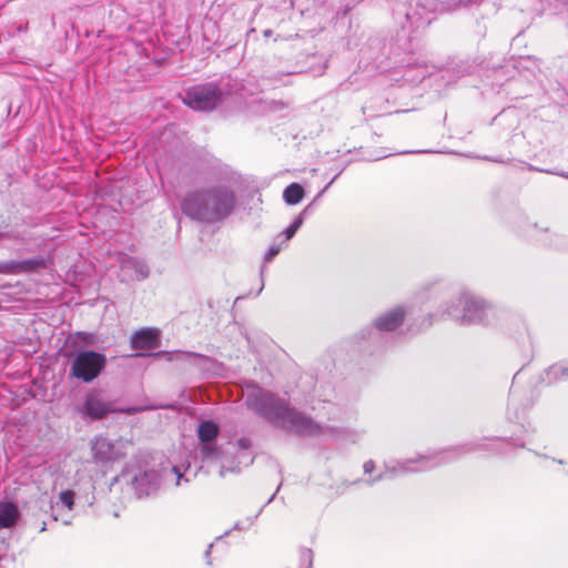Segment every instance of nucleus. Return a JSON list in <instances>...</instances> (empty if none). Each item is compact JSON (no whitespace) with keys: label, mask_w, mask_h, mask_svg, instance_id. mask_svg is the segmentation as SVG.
Segmentation results:
<instances>
[{"label":"nucleus","mask_w":568,"mask_h":568,"mask_svg":"<svg viewBox=\"0 0 568 568\" xmlns=\"http://www.w3.org/2000/svg\"><path fill=\"white\" fill-rule=\"evenodd\" d=\"M247 407L273 425L303 436L324 435V428L303 413L290 407L286 399L254 386L246 395Z\"/></svg>","instance_id":"obj_1"},{"label":"nucleus","mask_w":568,"mask_h":568,"mask_svg":"<svg viewBox=\"0 0 568 568\" xmlns=\"http://www.w3.org/2000/svg\"><path fill=\"white\" fill-rule=\"evenodd\" d=\"M235 203L234 191L221 184L189 192L181 202V210L192 220L215 223L227 217L233 212Z\"/></svg>","instance_id":"obj_2"},{"label":"nucleus","mask_w":568,"mask_h":568,"mask_svg":"<svg viewBox=\"0 0 568 568\" xmlns=\"http://www.w3.org/2000/svg\"><path fill=\"white\" fill-rule=\"evenodd\" d=\"M221 100V91L215 84L195 85L185 92L183 102L197 111H211Z\"/></svg>","instance_id":"obj_7"},{"label":"nucleus","mask_w":568,"mask_h":568,"mask_svg":"<svg viewBox=\"0 0 568 568\" xmlns=\"http://www.w3.org/2000/svg\"><path fill=\"white\" fill-rule=\"evenodd\" d=\"M449 459L450 450H446L429 456H419L416 459L398 462L396 466H386L385 470L381 473L379 476L373 481L389 479L399 474L428 470L445 462H448Z\"/></svg>","instance_id":"obj_5"},{"label":"nucleus","mask_w":568,"mask_h":568,"mask_svg":"<svg viewBox=\"0 0 568 568\" xmlns=\"http://www.w3.org/2000/svg\"><path fill=\"white\" fill-rule=\"evenodd\" d=\"M105 364L104 354L94 351H81L72 361L70 374L83 383H90L101 374Z\"/></svg>","instance_id":"obj_6"},{"label":"nucleus","mask_w":568,"mask_h":568,"mask_svg":"<svg viewBox=\"0 0 568 568\" xmlns=\"http://www.w3.org/2000/svg\"><path fill=\"white\" fill-rule=\"evenodd\" d=\"M212 545L209 546L207 550L205 551V557L209 558L211 554Z\"/></svg>","instance_id":"obj_27"},{"label":"nucleus","mask_w":568,"mask_h":568,"mask_svg":"<svg viewBox=\"0 0 568 568\" xmlns=\"http://www.w3.org/2000/svg\"><path fill=\"white\" fill-rule=\"evenodd\" d=\"M59 500L69 510H71L73 508V505H74V493L72 490H62L59 494Z\"/></svg>","instance_id":"obj_17"},{"label":"nucleus","mask_w":568,"mask_h":568,"mask_svg":"<svg viewBox=\"0 0 568 568\" xmlns=\"http://www.w3.org/2000/svg\"><path fill=\"white\" fill-rule=\"evenodd\" d=\"M363 468H364V473H366V474L372 473L375 468V464H374V462L368 460L364 464Z\"/></svg>","instance_id":"obj_21"},{"label":"nucleus","mask_w":568,"mask_h":568,"mask_svg":"<svg viewBox=\"0 0 568 568\" xmlns=\"http://www.w3.org/2000/svg\"><path fill=\"white\" fill-rule=\"evenodd\" d=\"M491 310L484 303V301L464 293L458 298V305H452L446 310V313L456 322L462 324L483 323Z\"/></svg>","instance_id":"obj_4"},{"label":"nucleus","mask_w":568,"mask_h":568,"mask_svg":"<svg viewBox=\"0 0 568 568\" xmlns=\"http://www.w3.org/2000/svg\"><path fill=\"white\" fill-rule=\"evenodd\" d=\"M311 556H312V552H311V551H308V557L311 558Z\"/></svg>","instance_id":"obj_31"},{"label":"nucleus","mask_w":568,"mask_h":568,"mask_svg":"<svg viewBox=\"0 0 568 568\" xmlns=\"http://www.w3.org/2000/svg\"><path fill=\"white\" fill-rule=\"evenodd\" d=\"M173 470H174V473H175V474H176V476H178L176 485H180V480H181V478L183 477V475L179 471L178 467H173Z\"/></svg>","instance_id":"obj_25"},{"label":"nucleus","mask_w":568,"mask_h":568,"mask_svg":"<svg viewBox=\"0 0 568 568\" xmlns=\"http://www.w3.org/2000/svg\"><path fill=\"white\" fill-rule=\"evenodd\" d=\"M296 232H294L293 229H291V226H287L284 232H283V235L285 236V241H290L294 235H295Z\"/></svg>","instance_id":"obj_20"},{"label":"nucleus","mask_w":568,"mask_h":568,"mask_svg":"<svg viewBox=\"0 0 568 568\" xmlns=\"http://www.w3.org/2000/svg\"><path fill=\"white\" fill-rule=\"evenodd\" d=\"M162 354L166 355L169 361L173 359V354L172 353L159 352V353L153 354V356H159V355H162Z\"/></svg>","instance_id":"obj_23"},{"label":"nucleus","mask_w":568,"mask_h":568,"mask_svg":"<svg viewBox=\"0 0 568 568\" xmlns=\"http://www.w3.org/2000/svg\"><path fill=\"white\" fill-rule=\"evenodd\" d=\"M304 196V190L298 183H292L285 187L283 199L288 205L298 204Z\"/></svg>","instance_id":"obj_15"},{"label":"nucleus","mask_w":568,"mask_h":568,"mask_svg":"<svg viewBox=\"0 0 568 568\" xmlns=\"http://www.w3.org/2000/svg\"><path fill=\"white\" fill-rule=\"evenodd\" d=\"M20 517L18 506L10 501H0V528H11Z\"/></svg>","instance_id":"obj_14"},{"label":"nucleus","mask_w":568,"mask_h":568,"mask_svg":"<svg viewBox=\"0 0 568 568\" xmlns=\"http://www.w3.org/2000/svg\"><path fill=\"white\" fill-rule=\"evenodd\" d=\"M496 442H497V443H501V444H508V442L500 440V439H497Z\"/></svg>","instance_id":"obj_28"},{"label":"nucleus","mask_w":568,"mask_h":568,"mask_svg":"<svg viewBox=\"0 0 568 568\" xmlns=\"http://www.w3.org/2000/svg\"><path fill=\"white\" fill-rule=\"evenodd\" d=\"M219 435V426L213 420H204L197 426V437L200 440V455L203 462L220 460V475L225 473L239 471L241 467H247L254 462L252 454V440L247 437L240 438L232 446V452L224 454L216 446L215 439Z\"/></svg>","instance_id":"obj_3"},{"label":"nucleus","mask_w":568,"mask_h":568,"mask_svg":"<svg viewBox=\"0 0 568 568\" xmlns=\"http://www.w3.org/2000/svg\"><path fill=\"white\" fill-rule=\"evenodd\" d=\"M45 530V525L43 524V526L41 527V531H44Z\"/></svg>","instance_id":"obj_30"},{"label":"nucleus","mask_w":568,"mask_h":568,"mask_svg":"<svg viewBox=\"0 0 568 568\" xmlns=\"http://www.w3.org/2000/svg\"><path fill=\"white\" fill-rule=\"evenodd\" d=\"M130 480L139 497L150 496L160 485L159 475L154 470H139Z\"/></svg>","instance_id":"obj_11"},{"label":"nucleus","mask_w":568,"mask_h":568,"mask_svg":"<svg viewBox=\"0 0 568 568\" xmlns=\"http://www.w3.org/2000/svg\"><path fill=\"white\" fill-rule=\"evenodd\" d=\"M79 410L85 418L101 419L115 409L113 408V404L104 400L99 392H91L85 396Z\"/></svg>","instance_id":"obj_9"},{"label":"nucleus","mask_w":568,"mask_h":568,"mask_svg":"<svg viewBox=\"0 0 568 568\" xmlns=\"http://www.w3.org/2000/svg\"><path fill=\"white\" fill-rule=\"evenodd\" d=\"M568 378V367L564 364H555L546 371V381L555 383Z\"/></svg>","instance_id":"obj_16"},{"label":"nucleus","mask_w":568,"mask_h":568,"mask_svg":"<svg viewBox=\"0 0 568 568\" xmlns=\"http://www.w3.org/2000/svg\"><path fill=\"white\" fill-rule=\"evenodd\" d=\"M91 453L97 463H114L125 456V444L97 436L91 442Z\"/></svg>","instance_id":"obj_8"},{"label":"nucleus","mask_w":568,"mask_h":568,"mask_svg":"<svg viewBox=\"0 0 568 568\" xmlns=\"http://www.w3.org/2000/svg\"><path fill=\"white\" fill-rule=\"evenodd\" d=\"M140 410H141L140 408L131 407V408L123 409L122 412L128 413V414H134Z\"/></svg>","instance_id":"obj_24"},{"label":"nucleus","mask_w":568,"mask_h":568,"mask_svg":"<svg viewBox=\"0 0 568 568\" xmlns=\"http://www.w3.org/2000/svg\"><path fill=\"white\" fill-rule=\"evenodd\" d=\"M405 312L402 307H395L374 321L375 327L379 332H390L397 328L404 321Z\"/></svg>","instance_id":"obj_13"},{"label":"nucleus","mask_w":568,"mask_h":568,"mask_svg":"<svg viewBox=\"0 0 568 568\" xmlns=\"http://www.w3.org/2000/svg\"><path fill=\"white\" fill-rule=\"evenodd\" d=\"M335 179H336V176H335V178H333V180H332L328 184H326V185H325V187H324V189L318 193L317 197L322 196V195H323V193H325V192L328 190V187L333 184V182L335 181Z\"/></svg>","instance_id":"obj_22"},{"label":"nucleus","mask_w":568,"mask_h":568,"mask_svg":"<svg viewBox=\"0 0 568 568\" xmlns=\"http://www.w3.org/2000/svg\"><path fill=\"white\" fill-rule=\"evenodd\" d=\"M281 251V246L278 245H272L268 247L267 252L265 253V260L272 261Z\"/></svg>","instance_id":"obj_19"},{"label":"nucleus","mask_w":568,"mask_h":568,"mask_svg":"<svg viewBox=\"0 0 568 568\" xmlns=\"http://www.w3.org/2000/svg\"><path fill=\"white\" fill-rule=\"evenodd\" d=\"M159 331L156 328H143L131 337V347L135 351L152 349L159 345Z\"/></svg>","instance_id":"obj_12"},{"label":"nucleus","mask_w":568,"mask_h":568,"mask_svg":"<svg viewBox=\"0 0 568 568\" xmlns=\"http://www.w3.org/2000/svg\"><path fill=\"white\" fill-rule=\"evenodd\" d=\"M120 271L123 281H142L149 276L144 261L125 255L120 257Z\"/></svg>","instance_id":"obj_10"},{"label":"nucleus","mask_w":568,"mask_h":568,"mask_svg":"<svg viewBox=\"0 0 568 568\" xmlns=\"http://www.w3.org/2000/svg\"><path fill=\"white\" fill-rule=\"evenodd\" d=\"M561 176L568 179V173H561Z\"/></svg>","instance_id":"obj_29"},{"label":"nucleus","mask_w":568,"mask_h":568,"mask_svg":"<svg viewBox=\"0 0 568 568\" xmlns=\"http://www.w3.org/2000/svg\"><path fill=\"white\" fill-rule=\"evenodd\" d=\"M272 33H273V31H272L271 29H266V30H264V32H263L264 37H266V38L271 37V36H272Z\"/></svg>","instance_id":"obj_26"},{"label":"nucleus","mask_w":568,"mask_h":568,"mask_svg":"<svg viewBox=\"0 0 568 568\" xmlns=\"http://www.w3.org/2000/svg\"><path fill=\"white\" fill-rule=\"evenodd\" d=\"M310 206H306L295 219L294 221L288 225L291 229L294 230V232H297L298 229L302 226L304 222V216L306 215Z\"/></svg>","instance_id":"obj_18"}]
</instances>
